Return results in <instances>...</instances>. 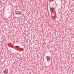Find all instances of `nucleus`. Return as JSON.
Returning <instances> with one entry per match:
<instances>
[{"label":"nucleus","instance_id":"nucleus-1","mask_svg":"<svg viewBox=\"0 0 74 74\" xmlns=\"http://www.w3.org/2000/svg\"><path fill=\"white\" fill-rule=\"evenodd\" d=\"M15 14L16 15H19L21 14V12L18 10L15 12Z\"/></svg>","mask_w":74,"mask_h":74},{"label":"nucleus","instance_id":"nucleus-2","mask_svg":"<svg viewBox=\"0 0 74 74\" xmlns=\"http://www.w3.org/2000/svg\"><path fill=\"white\" fill-rule=\"evenodd\" d=\"M53 10H54V8H50V10L51 13H52L53 12Z\"/></svg>","mask_w":74,"mask_h":74},{"label":"nucleus","instance_id":"nucleus-3","mask_svg":"<svg viewBox=\"0 0 74 74\" xmlns=\"http://www.w3.org/2000/svg\"><path fill=\"white\" fill-rule=\"evenodd\" d=\"M4 73H5V74H7V73H8V70H6V69H5L4 71L3 72Z\"/></svg>","mask_w":74,"mask_h":74},{"label":"nucleus","instance_id":"nucleus-4","mask_svg":"<svg viewBox=\"0 0 74 74\" xmlns=\"http://www.w3.org/2000/svg\"><path fill=\"white\" fill-rule=\"evenodd\" d=\"M56 18H57L56 17V16L54 15L53 16V19L54 20H55L56 19Z\"/></svg>","mask_w":74,"mask_h":74},{"label":"nucleus","instance_id":"nucleus-5","mask_svg":"<svg viewBox=\"0 0 74 74\" xmlns=\"http://www.w3.org/2000/svg\"><path fill=\"white\" fill-rule=\"evenodd\" d=\"M50 59H51V57H48V58H47V61L50 60Z\"/></svg>","mask_w":74,"mask_h":74},{"label":"nucleus","instance_id":"nucleus-6","mask_svg":"<svg viewBox=\"0 0 74 74\" xmlns=\"http://www.w3.org/2000/svg\"><path fill=\"white\" fill-rule=\"evenodd\" d=\"M16 48H18L19 47V46H16L15 47Z\"/></svg>","mask_w":74,"mask_h":74}]
</instances>
